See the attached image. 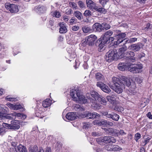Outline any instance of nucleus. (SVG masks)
I'll return each mask as SVG.
<instances>
[{
	"label": "nucleus",
	"mask_w": 152,
	"mask_h": 152,
	"mask_svg": "<svg viewBox=\"0 0 152 152\" xmlns=\"http://www.w3.org/2000/svg\"><path fill=\"white\" fill-rule=\"evenodd\" d=\"M137 39L136 38H131L128 39L127 42L129 43H132L137 41Z\"/></svg>",
	"instance_id": "nucleus-43"
},
{
	"label": "nucleus",
	"mask_w": 152,
	"mask_h": 152,
	"mask_svg": "<svg viewBox=\"0 0 152 152\" xmlns=\"http://www.w3.org/2000/svg\"><path fill=\"white\" fill-rule=\"evenodd\" d=\"M47 9L46 6L39 5L35 7L34 10L37 12L42 13L45 12Z\"/></svg>",
	"instance_id": "nucleus-15"
},
{
	"label": "nucleus",
	"mask_w": 152,
	"mask_h": 152,
	"mask_svg": "<svg viewBox=\"0 0 152 152\" xmlns=\"http://www.w3.org/2000/svg\"><path fill=\"white\" fill-rule=\"evenodd\" d=\"M75 18H72L69 21V23L71 24H72L75 20Z\"/></svg>",
	"instance_id": "nucleus-58"
},
{
	"label": "nucleus",
	"mask_w": 152,
	"mask_h": 152,
	"mask_svg": "<svg viewBox=\"0 0 152 152\" xmlns=\"http://www.w3.org/2000/svg\"><path fill=\"white\" fill-rule=\"evenodd\" d=\"M79 29V26H75L72 27V30L74 31H77Z\"/></svg>",
	"instance_id": "nucleus-57"
},
{
	"label": "nucleus",
	"mask_w": 152,
	"mask_h": 152,
	"mask_svg": "<svg viewBox=\"0 0 152 152\" xmlns=\"http://www.w3.org/2000/svg\"><path fill=\"white\" fill-rule=\"evenodd\" d=\"M102 114L105 116L106 118H109L110 115V114H108L107 111H103L101 113Z\"/></svg>",
	"instance_id": "nucleus-47"
},
{
	"label": "nucleus",
	"mask_w": 152,
	"mask_h": 152,
	"mask_svg": "<svg viewBox=\"0 0 152 152\" xmlns=\"http://www.w3.org/2000/svg\"><path fill=\"white\" fill-rule=\"evenodd\" d=\"M5 118L4 114L0 112V119H4Z\"/></svg>",
	"instance_id": "nucleus-60"
},
{
	"label": "nucleus",
	"mask_w": 152,
	"mask_h": 152,
	"mask_svg": "<svg viewBox=\"0 0 152 152\" xmlns=\"http://www.w3.org/2000/svg\"><path fill=\"white\" fill-rule=\"evenodd\" d=\"M143 45L141 43L133 44L129 47V50H132L134 52L138 51L141 48H142Z\"/></svg>",
	"instance_id": "nucleus-12"
},
{
	"label": "nucleus",
	"mask_w": 152,
	"mask_h": 152,
	"mask_svg": "<svg viewBox=\"0 0 152 152\" xmlns=\"http://www.w3.org/2000/svg\"><path fill=\"white\" fill-rule=\"evenodd\" d=\"M84 15L86 17L90 16L91 15V13L90 10H86L84 13Z\"/></svg>",
	"instance_id": "nucleus-42"
},
{
	"label": "nucleus",
	"mask_w": 152,
	"mask_h": 152,
	"mask_svg": "<svg viewBox=\"0 0 152 152\" xmlns=\"http://www.w3.org/2000/svg\"><path fill=\"white\" fill-rule=\"evenodd\" d=\"M108 38L109 39L108 40V42H107V43H109L110 41L112 42L113 41L115 38L113 37H110Z\"/></svg>",
	"instance_id": "nucleus-63"
},
{
	"label": "nucleus",
	"mask_w": 152,
	"mask_h": 152,
	"mask_svg": "<svg viewBox=\"0 0 152 152\" xmlns=\"http://www.w3.org/2000/svg\"><path fill=\"white\" fill-rule=\"evenodd\" d=\"M82 30L84 33L89 32L92 31V30L90 27L87 26H84L82 28Z\"/></svg>",
	"instance_id": "nucleus-30"
},
{
	"label": "nucleus",
	"mask_w": 152,
	"mask_h": 152,
	"mask_svg": "<svg viewBox=\"0 0 152 152\" xmlns=\"http://www.w3.org/2000/svg\"><path fill=\"white\" fill-rule=\"evenodd\" d=\"M39 112H40V113H38L37 112L36 113V116H37V117H40V116L39 115V113L41 114V113H43L44 112L45 110L44 109V108H39ZM41 117V116H40Z\"/></svg>",
	"instance_id": "nucleus-51"
},
{
	"label": "nucleus",
	"mask_w": 152,
	"mask_h": 152,
	"mask_svg": "<svg viewBox=\"0 0 152 152\" xmlns=\"http://www.w3.org/2000/svg\"><path fill=\"white\" fill-rule=\"evenodd\" d=\"M75 110L77 111H80L84 110V109L83 106L80 105L78 104H76L74 107Z\"/></svg>",
	"instance_id": "nucleus-28"
},
{
	"label": "nucleus",
	"mask_w": 152,
	"mask_h": 152,
	"mask_svg": "<svg viewBox=\"0 0 152 152\" xmlns=\"http://www.w3.org/2000/svg\"><path fill=\"white\" fill-rule=\"evenodd\" d=\"M96 86L99 87L104 92L108 93L111 90L108 86L101 82H98L96 83Z\"/></svg>",
	"instance_id": "nucleus-10"
},
{
	"label": "nucleus",
	"mask_w": 152,
	"mask_h": 152,
	"mask_svg": "<svg viewBox=\"0 0 152 152\" xmlns=\"http://www.w3.org/2000/svg\"><path fill=\"white\" fill-rule=\"evenodd\" d=\"M102 24V28L103 30L104 29L107 30L110 28V26L109 24H107L105 23H103Z\"/></svg>",
	"instance_id": "nucleus-32"
},
{
	"label": "nucleus",
	"mask_w": 152,
	"mask_h": 152,
	"mask_svg": "<svg viewBox=\"0 0 152 152\" xmlns=\"http://www.w3.org/2000/svg\"><path fill=\"white\" fill-rule=\"evenodd\" d=\"M100 96L97 92L94 91H91L90 94H88L86 95L88 98L90 99V102L93 104L92 105L96 109H99L100 108V105L97 103V101Z\"/></svg>",
	"instance_id": "nucleus-4"
},
{
	"label": "nucleus",
	"mask_w": 152,
	"mask_h": 152,
	"mask_svg": "<svg viewBox=\"0 0 152 152\" xmlns=\"http://www.w3.org/2000/svg\"><path fill=\"white\" fill-rule=\"evenodd\" d=\"M114 125L113 122L109 121L106 120V126H109L112 127Z\"/></svg>",
	"instance_id": "nucleus-50"
},
{
	"label": "nucleus",
	"mask_w": 152,
	"mask_h": 152,
	"mask_svg": "<svg viewBox=\"0 0 152 152\" xmlns=\"http://www.w3.org/2000/svg\"><path fill=\"white\" fill-rule=\"evenodd\" d=\"M6 99L8 101H10L15 102L17 100L16 98H12L9 97V96H7L6 98Z\"/></svg>",
	"instance_id": "nucleus-44"
},
{
	"label": "nucleus",
	"mask_w": 152,
	"mask_h": 152,
	"mask_svg": "<svg viewBox=\"0 0 152 152\" xmlns=\"http://www.w3.org/2000/svg\"><path fill=\"white\" fill-rule=\"evenodd\" d=\"M12 115H13V116L14 117V118H15L16 117H20L21 115V114L19 113H17L16 112H14L13 113H12Z\"/></svg>",
	"instance_id": "nucleus-49"
},
{
	"label": "nucleus",
	"mask_w": 152,
	"mask_h": 152,
	"mask_svg": "<svg viewBox=\"0 0 152 152\" xmlns=\"http://www.w3.org/2000/svg\"><path fill=\"white\" fill-rule=\"evenodd\" d=\"M77 115L75 113H69L66 115V118L68 120L72 121L75 120L76 118Z\"/></svg>",
	"instance_id": "nucleus-19"
},
{
	"label": "nucleus",
	"mask_w": 152,
	"mask_h": 152,
	"mask_svg": "<svg viewBox=\"0 0 152 152\" xmlns=\"http://www.w3.org/2000/svg\"><path fill=\"white\" fill-rule=\"evenodd\" d=\"M59 26L60 28L59 32L60 33L64 34L67 32V30L66 28V26L64 23L63 22L60 23Z\"/></svg>",
	"instance_id": "nucleus-18"
},
{
	"label": "nucleus",
	"mask_w": 152,
	"mask_h": 152,
	"mask_svg": "<svg viewBox=\"0 0 152 152\" xmlns=\"http://www.w3.org/2000/svg\"><path fill=\"white\" fill-rule=\"evenodd\" d=\"M147 116L149 118L152 119V115L151 114V113L150 112H148L147 114Z\"/></svg>",
	"instance_id": "nucleus-62"
},
{
	"label": "nucleus",
	"mask_w": 152,
	"mask_h": 152,
	"mask_svg": "<svg viewBox=\"0 0 152 152\" xmlns=\"http://www.w3.org/2000/svg\"><path fill=\"white\" fill-rule=\"evenodd\" d=\"M2 125L3 126V127L4 128H5L7 129H11V124H8L6 123H3Z\"/></svg>",
	"instance_id": "nucleus-36"
},
{
	"label": "nucleus",
	"mask_w": 152,
	"mask_h": 152,
	"mask_svg": "<svg viewBox=\"0 0 152 152\" xmlns=\"http://www.w3.org/2000/svg\"><path fill=\"white\" fill-rule=\"evenodd\" d=\"M75 17L79 20H80L83 16L81 13L78 11H76L75 12Z\"/></svg>",
	"instance_id": "nucleus-31"
},
{
	"label": "nucleus",
	"mask_w": 152,
	"mask_h": 152,
	"mask_svg": "<svg viewBox=\"0 0 152 152\" xmlns=\"http://www.w3.org/2000/svg\"><path fill=\"white\" fill-rule=\"evenodd\" d=\"M108 131L110 134L114 136H118L119 134V130L113 128H110L108 129Z\"/></svg>",
	"instance_id": "nucleus-21"
},
{
	"label": "nucleus",
	"mask_w": 152,
	"mask_h": 152,
	"mask_svg": "<svg viewBox=\"0 0 152 152\" xmlns=\"http://www.w3.org/2000/svg\"><path fill=\"white\" fill-rule=\"evenodd\" d=\"M121 63L118 65V69L122 71H125L128 67V70L133 73H137L141 72L142 71V66L141 64H131L127 63Z\"/></svg>",
	"instance_id": "nucleus-2"
},
{
	"label": "nucleus",
	"mask_w": 152,
	"mask_h": 152,
	"mask_svg": "<svg viewBox=\"0 0 152 152\" xmlns=\"http://www.w3.org/2000/svg\"><path fill=\"white\" fill-rule=\"evenodd\" d=\"M5 6L6 9L12 13H17L19 11L18 6L16 4L6 3Z\"/></svg>",
	"instance_id": "nucleus-9"
},
{
	"label": "nucleus",
	"mask_w": 152,
	"mask_h": 152,
	"mask_svg": "<svg viewBox=\"0 0 152 152\" xmlns=\"http://www.w3.org/2000/svg\"><path fill=\"white\" fill-rule=\"evenodd\" d=\"M51 148L50 147H47L45 152H51ZM37 152H44V151L42 149L40 148L39 151H38Z\"/></svg>",
	"instance_id": "nucleus-39"
},
{
	"label": "nucleus",
	"mask_w": 152,
	"mask_h": 152,
	"mask_svg": "<svg viewBox=\"0 0 152 152\" xmlns=\"http://www.w3.org/2000/svg\"><path fill=\"white\" fill-rule=\"evenodd\" d=\"M51 104V100L49 99H47L44 101L42 104V106L45 108L48 107Z\"/></svg>",
	"instance_id": "nucleus-25"
},
{
	"label": "nucleus",
	"mask_w": 152,
	"mask_h": 152,
	"mask_svg": "<svg viewBox=\"0 0 152 152\" xmlns=\"http://www.w3.org/2000/svg\"><path fill=\"white\" fill-rule=\"evenodd\" d=\"M91 135L94 137H98L100 135V133L98 132L94 131L91 133Z\"/></svg>",
	"instance_id": "nucleus-45"
},
{
	"label": "nucleus",
	"mask_w": 152,
	"mask_h": 152,
	"mask_svg": "<svg viewBox=\"0 0 152 152\" xmlns=\"http://www.w3.org/2000/svg\"><path fill=\"white\" fill-rule=\"evenodd\" d=\"M113 145H107L105 147V149L108 151H112Z\"/></svg>",
	"instance_id": "nucleus-48"
},
{
	"label": "nucleus",
	"mask_w": 152,
	"mask_h": 152,
	"mask_svg": "<svg viewBox=\"0 0 152 152\" xmlns=\"http://www.w3.org/2000/svg\"><path fill=\"white\" fill-rule=\"evenodd\" d=\"M109 118H111L113 120L117 121L119 118V116L117 114L115 113H112L110 114Z\"/></svg>",
	"instance_id": "nucleus-23"
},
{
	"label": "nucleus",
	"mask_w": 152,
	"mask_h": 152,
	"mask_svg": "<svg viewBox=\"0 0 152 152\" xmlns=\"http://www.w3.org/2000/svg\"><path fill=\"white\" fill-rule=\"evenodd\" d=\"M5 129L4 128L1 126H0V134H4L5 132Z\"/></svg>",
	"instance_id": "nucleus-56"
},
{
	"label": "nucleus",
	"mask_w": 152,
	"mask_h": 152,
	"mask_svg": "<svg viewBox=\"0 0 152 152\" xmlns=\"http://www.w3.org/2000/svg\"><path fill=\"white\" fill-rule=\"evenodd\" d=\"M92 113L89 112H86L85 114V116L88 118H91Z\"/></svg>",
	"instance_id": "nucleus-54"
},
{
	"label": "nucleus",
	"mask_w": 152,
	"mask_h": 152,
	"mask_svg": "<svg viewBox=\"0 0 152 152\" xmlns=\"http://www.w3.org/2000/svg\"><path fill=\"white\" fill-rule=\"evenodd\" d=\"M101 39L102 41L101 42V43L99 44V48H101V49H103V48L104 47L103 45H105L107 43L103 42H102L103 39Z\"/></svg>",
	"instance_id": "nucleus-55"
},
{
	"label": "nucleus",
	"mask_w": 152,
	"mask_h": 152,
	"mask_svg": "<svg viewBox=\"0 0 152 152\" xmlns=\"http://www.w3.org/2000/svg\"><path fill=\"white\" fill-rule=\"evenodd\" d=\"M70 95L73 100L76 102L85 104L87 102V99L82 95L80 91L78 89L71 90L70 91Z\"/></svg>",
	"instance_id": "nucleus-3"
},
{
	"label": "nucleus",
	"mask_w": 152,
	"mask_h": 152,
	"mask_svg": "<svg viewBox=\"0 0 152 152\" xmlns=\"http://www.w3.org/2000/svg\"><path fill=\"white\" fill-rule=\"evenodd\" d=\"M97 142L100 145H104L105 144L115 143L116 140L113 137L111 136L102 137L96 139Z\"/></svg>",
	"instance_id": "nucleus-5"
},
{
	"label": "nucleus",
	"mask_w": 152,
	"mask_h": 152,
	"mask_svg": "<svg viewBox=\"0 0 152 152\" xmlns=\"http://www.w3.org/2000/svg\"><path fill=\"white\" fill-rule=\"evenodd\" d=\"M100 115L96 113H92L91 115V119H94V118H96L97 116L99 117Z\"/></svg>",
	"instance_id": "nucleus-53"
},
{
	"label": "nucleus",
	"mask_w": 152,
	"mask_h": 152,
	"mask_svg": "<svg viewBox=\"0 0 152 152\" xmlns=\"http://www.w3.org/2000/svg\"><path fill=\"white\" fill-rule=\"evenodd\" d=\"M69 6L72 7L73 9L76 10L77 9V6L76 4L74 2H70L69 3Z\"/></svg>",
	"instance_id": "nucleus-37"
},
{
	"label": "nucleus",
	"mask_w": 152,
	"mask_h": 152,
	"mask_svg": "<svg viewBox=\"0 0 152 152\" xmlns=\"http://www.w3.org/2000/svg\"><path fill=\"white\" fill-rule=\"evenodd\" d=\"M112 149V151H120L121 150V148L119 146L117 145H113Z\"/></svg>",
	"instance_id": "nucleus-38"
},
{
	"label": "nucleus",
	"mask_w": 152,
	"mask_h": 152,
	"mask_svg": "<svg viewBox=\"0 0 152 152\" xmlns=\"http://www.w3.org/2000/svg\"><path fill=\"white\" fill-rule=\"evenodd\" d=\"M126 36V34L124 33H121L115 36V38L117 40V44H119L122 42L125 39H123Z\"/></svg>",
	"instance_id": "nucleus-14"
},
{
	"label": "nucleus",
	"mask_w": 152,
	"mask_h": 152,
	"mask_svg": "<svg viewBox=\"0 0 152 152\" xmlns=\"http://www.w3.org/2000/svg\"><path fill=\"white\" fill-rule=\"evenodd\" d=\"M141 135L139 133H137L134 136V139L137 142L138 140L141 138Z\"/></svg>",
	"instance_id": "nucleus-40"
},
{
	"label": "nucleus",
	"mask_w": 152,
	"mask_h": 152,
	"mask_svg": "<svg viewBox=\"0 0 152 152\" xmlns=\"http://www.w3.org/2000/svg\"><path fill=\"white\" fill-rule=\"evenodd\" d=\"M127 47L126 46H124L119 48L118 50V56L119 55L123 56V54L124 55V52L127 50Z\"/></svg>",
	"instance_id": "nucleus-24"
},
{
	"label": "nucleus",
	"mask_w": 152,
	"mask_h": 152,
	"mask_svg": "<svg viewBox=\"0 0 152 152\" xmlns=\"http://www.w3.org/2000/svg\"><path fill=\"white\" fill-rule=\"evenodd\" d=\"M86 3L87 7L92 10H95L101 13L105 12L104 9L96 6V4L91 0H86Z\"/></svg>",
	"instance_id": "nucleus-7"
},
{
	"label": "nucleus",
	"mask_w": 152,
	"mask_h": 152,
	"mask_svg": "<svg viewBox=\"0 0 152 152\" xmlns=\"http://www.w3.org/2000/svg\"><path fill=\"white\" fill-rule=\"evenodd\" d=\"M134 53L131 51H127L126 53H124V55H123V56H125L128 58L129 61L132 62H134L135 61L136 59L134 57Z\"/></svg>",
	"instance_id": "nucleus-11"
},
{
	"label": "nucleus",
	"mask_w": 152,
	"mask_h": 152,
	"mask_svg": "<svg viewBox=\"0 0 152 152\" xmlns=\"http://www.w3.org/2000/svg\"><path fill=\"white\" fill-rule=\"evenodd\" d=\"M12 115V113H11L9 114V115H4V117H5V119H6V120L9 119V120H12L14 118V117Z\"/></svg>",
	"instance_id": "nucleus-35"
},
{
	"label": "nucleus",
	"mask_w": 152,
	"mask_h": 152,
	"mask_svg": "<svg viewBox=\"0 0 152 152\" xmlns=\"http://www.w3.org/2000/svg\"><path fill=\"white\" fill-rule=\"evenodd\" d=\"M102 24L99 23H96L93 25L92 26V28L94 30L100 32L102 30H103Z\"/></svg>",
	"instance_id": "nucleus-20"
},
{
	"label": "nucleus",
	"mask_w": 152,
	"mask_h": 152,
	"mask_svg": "<svg viewBox=\"0 0 152 152\" xmlns=\"http://www.w3.org/2000/svg\"><path fill=\"white\" fill-rule=\"evenodd\" d=\"M19 121L18 120H13L11 121V129H18L20 128Z\"/></svg>",
	"instance_id": "nucleus-16"
},
{
	"label": "nucleus",
	"mask_w": 152,
	"mask_h": 152,
	"mask_svg": "<svg viewBox=\"0 0 152 152\" xmlns=\"http://www.w3.org/2000/svg\"><path fill=\"white\" fill-rule=\"evenodd\" d=\"M78 4L80 7L81 8H83L85 7L84 3L81 1H78Z\"/></svg>",
	"instance_id": "nucleus-52"
},
{
	"label": "nucleus",
	"mask_w": 152,
	"mask_h": 152,
	"mask_svg": "<svg viewBox=\"0 0 152 152\" xmlns=\"http://www.w3.org/2000/svg\"><path fill=\"white\" fill-rule=\"evenodd\" d=\"M15 149L16 152H27L26 147L21 145H19L15 148Z\"/></svg>",
	"instance_id": "nucleus-22"
},
{
	"label": "nucleus",
	"mask_w": 152,
	"mask_h": 152,
	"mask_svg": "<svg viewBox=\"0 0 152 152\" xmlns=\"http://www.w3.org/2000/svg\"><path fill=\"white\" fill-rule=\"evenodd\" d=\"M95 76L96 78L98 80H102L104 79V76L100 73H97Z\"/></svg>",
	"instance_id": "nucleus-29"
},
{
	"label": "nucleus",
	"mask_w": 152,
	"mask_h": 152,
	"mask_svg": "<svg viewBox=\"0 0 152 152\" xmlns=\"http://www.w3.org/2000/svg\"><path fill=\"white\" fill-rule=\"evenodd\" d=\"M30 152H37L38 150L37 149H32L31 148H29Z\"/></svg>",
	"instance_id": "nucleus-61"
},
{
	"label": "nucleus",
	"mask_w": 152,
	"mask_h": 152,
	"mask_svg": "<svg viewBox=\"0 0 152 152\" xmlns=\"http://www.w3.org/2000/svg\"><path fill=\"white\" fill-rule=\"evenodd\" d=\"M114 110L118 112H121L124 110V109L123 107L120 106H116L114 108Z\"/></svg>",
	"instance_id": "nucleus-33"
},
{
	"label": "nucleus",
	"mask_w": 152,
	"mask_h": 152,
	"mask_svg": "<svg viewBox=\"0 0 152 152\" xmlns=\"http://www.w3.org/2000/svg\"><path fill=\"white\" fill-rule=\"evenodd\" d=\"M118 56L117 50L115 49L108 51L106 53L105 58L107 61L111 62L113 60L117 59Z\"/></svg>",
	"instance_id": "nucleus-6"
},
{
	"label": "nucleus",
	"mask_w": 152,
	"mask_h": 152,
	"mask_svg": "<svg viewBox=\"0 0 152 152\" xmlns=\"http://www.w3.org/2000/svg\"><path fill=\"white\" fill-rule=\"evenodd\" d=\"M8 107L14 110H17L22 108L23 107L20 104H14L10 103H8L7 104Z\"/></svg>",
	"instance_id": "nucleus-17"
},
{
	"label": "nucleus",
	"mask_w": 152,
	"mask_h": 152,
	"mask_svg": "<svg viewBox=\"0 0 152 152\" xmlns=\"http://www.w3.org/2000/svg\"><path fill=\"white\" fill-rule=\"evenodd\" d=\"M97 39L95 35L91 34L86 37L85 42L89 46H92L97 42Z\"/></svg>",
	"instance_id": "nucleus-8"
},
{
	"label": "nucleus",
	"mask_w": 152,
	"mask_h": 152,
	"mask_svg": "<svg viewBox=\"0 0 152 152\" xmlns=\"http://www.w3.org/2000/svg\"><path fill=\"white\" fill-rule=\"evenodd\" d=\"M112 97L111 96H107V99L108 101L109 102H110L112 100Z\"/></svg>",
	"instance_id": "nucleus-64"
},
{
	"label": "nucleus",
	"mask_w": 152,
	"mask_h": 152,
	"mask_svg": "<svg viewBox=\"0 0 152 152\" xmlns=\"http://www.w3.org/2000/svg\"><path fill=\"white\" fill-rule=\"evenodd\" d=\"M91 124L89 123H86L83 124V129H88L91 126Z\"/></svg>",
	"instance_id": "nucleus-41"
},
{
	"label": "nucleus",
	"mask_w": 152,
	"mask_h": 152,
	"mask_svg": "<svg viewBox=\"0 0 152 152\" xmlns=\"http://www.w3.org/2000/svg\"><path fill=\"white\" fill-rule=\"evenodd\" d=\"M52 15L53 17L57 18H59L61 16L60 12L57 11L53 12L52 14Z\"/></svg>",
	"instance_id": "nucleus-34"
},
{
	"label": "nucleus",
	"mask_w": 152,
	"mask_h": 152,
	"mask_svg": "<svg viewBox=\"0 0 152 152\" xmlns=\"http://www.w3.org/2000/svg\"><path fill=\"white\" fill-rule=\"evenodd\" d=\"M72 10L71 9H68L66 11V13L67 15H69L71 13Z\"/></svg>",
	"instance_id": "nucleus-59"
},
{
	"label": "nucleus",
	"mask_w": 152,
	"mask_h": 152,
	"mask_svg": "<svg viewBox=\"0 0 152 152\" xmlns=\"http://www.w3.org/2000/svg\"><path fill=\"white\" fill-rule=\"evenodd\" d=\"M112 80L115 84V86L111 87V88L118 94H120L122 92L125 86L129 87L131 84L130 80L125 76H122L120 78L113 77Z\"/></svg>",
	"instance_id": "nucleus-1"
},
{
	"label": "nucleus",
	"mask_w": 152,
	"mask_h": 152,
	"mask_svg": "<svg viewBox=\"0 0 152 152\" xmlns=\"http://www.w3.org/2000/svg\"><path fill=\"white\" fill-rule=\"evenodd\" d=\"M96 123L99 126H106V120H105L97 121Z\"/></svg>",
	"instance_id": "nucleus-26"
},
{
	"label": "nucleus",
	"mask_w": 152,
	"mask_h": 152,
	"mask_svg": "<svg viewBox=\"0 0 152 152\" xmlns=\"http://www.w3.org/2000/svg\"><path fill=\"white\" fill-rule=\"evenodd\" d=\"M98 101L100 102L102 104L104 105H106L107 102L105 99L102 96L100 95Z\"/></svg>",
	"instance_id": "nucleus-27"
},
{
	"label": "nucleus",
	"mask_w": 152,
	"mask_h": 152,
	"mask_svg": "<svg viewBox=\"0 0 152 152\" xmlns=\"http://www.w3.org/2000/svg\"><path fill=\"white\" fill-rule=\"evenodd\" d=\"M108 1L109 0H99V3L103 7Z\"/></svg>",
	"instance_id": "nucleus-46"
},
{
	"label": "nucleus",
	"mask_w": 152,
	"mask_h": 152,
	"mask_svg": "<svg viewBox=\"0 0 152 152\" xmlns=\"http://www.w3.org/2000/svg\"><path fill=\"white\" fill-rule=\"evenodd\" d=\"M113 34V32L111 30H108L104 33L103 35L102 36L101 39H103V42L107 43L109 39L108 38L110 37Z\"/></svg>",
	"instance_id": "nucleus-13"
}]
</instances>
